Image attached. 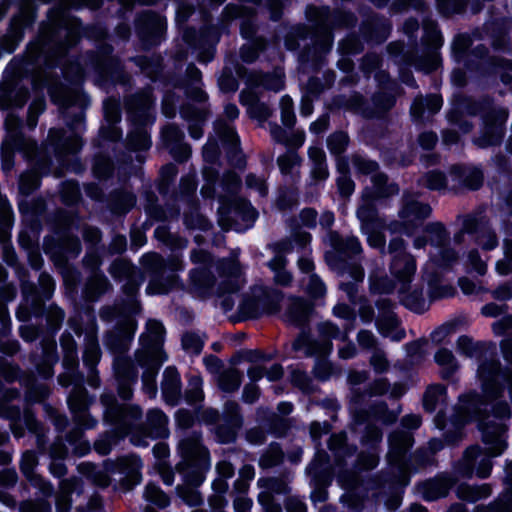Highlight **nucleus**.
<instances>
[{
  "instance_id": "bf43d9fd",
  "label": "nucleus",
  "mask_w": 512,
  "mask_h": 512,
  "mask_svg": "<svg viewBox=\"0 0 512 512\" xmlns=\"http://www.w3.org/2000/svg\"><path fill=\"white\" fill-rule=\"evenodd\" d=\"M99 358V348L96 343L92 342L89 344L87 349L85 350L83 359L84 362L89 365L90 367H93Z\"/></svg>"
},
{
  "instance_id": "c03bdc74",
  "label": "nucleus",
  "mask_w": 512,
  "mask_h": 512,
  "mask_svg": "<svg viewBox=\"0 0 512 512\" xmlns=\"http://www.w3.org/2000/svg\"><path fill=\"white\" fill-rule=\"evenodd\" d=\"M263 85L273 91H279L284 87L283 73L280 70L275 71L271 76H266Z\"/></svg>"
},
{
  "instance_id": "aec40b11",
  "label": "nucleus",
  "mask_w": 512,
  "mask_h": 512,
  "mask_svg": "<svg viewBox=\"0 0 512 512\" xmlns=\"http://www.w3.org/2000/svg\"><path fill=\"white\" fill-rule=\"evenodd\" d=\"M371 181L374 186V192L373 195H368L366 192L364 194L365 197H371V198H380V197H386L392 194H395L398 192V187L391 183L384 187V184L386 183V178L383 174H375L372 176Z\"/></svg>"
},
{
  "instance_id": "7c9ffc66",
  "label": "nucleus",
  "mask_w": 512,
  "mask_h": 512,
  "mask_svg": "<svg viewBox=\"0 0 512 512\" xmlns=\"http://www.w3.org/2000/svg\"><path fill=\"white\" fill-rule=\"evenodd\" d=\"M202 379L199 376H192L189 380V387L186 392L187 401L190 403H196L204 398L202 391Z\"/></svg>"
},
{
  "instance_id": "13d9d810",
  "label": "nucleus",
  "mask_w": 512,
  "mask_h": 512,
  "mask_svg": "<svg viewBox=\"0 0 512 512\" xmlns=\"http://www.w3.org/2000/svg\"><path fill=\"white\" fill-rule=\"evenodd\" d=\"M180 497L190 506L198 505L201 502V496L198 491L193 489H178Z\"/></svg>"
},
{
  "instance_id": "6e6552de",
  "label": "nucleus",
  "mask_w": 512,
  "mask_h": 512,
  "mask_svg": "<svg viewBox=\"0 0 512 512\" xmlns=\"http://www.w3.org/2000/svg\"><path fill=\"white\" fill-rule=\"evenodd\" d=\"M352 326L345 327V331L341 332L335 325L330 322H324L319 325V332L323 337L324 343L315 349L313 352L317 353L321 356L328 354L332 349V344L330 343V339H340L345 341L347 339L348 333L352 330Z\"/></svg>"
},
{
  "instance_id": "f257e3e1",
  "label": "nucleus",
  "mask_w": 512,
  "mask_h": 512,
  "mask_svg": "<svg viewBox=\"0 0 512 512\" xmlns=\"http://www.w3.org/2000/svg\"><path fill=\"white\" fill-rule=\"evenodd\" d=\"M477 375L483 397L476 395L462 397L456 422L462 424L477 420L488 455L498 456L506 448L504 420L510 417V411L506 404L494 403V401L501 391L500 380L506 382L512 399V375L499 373L498 363L493 360L483 362L478 368Z\"/></svg>"
},
{
  "instance_id": "9b49d317",
  "label": "nucleus",
  "mask_w": 512,
  "mask_h": 512,
  "mask_svg": "<svg viewBox=\"0 0 512 512\" xmlns=\"http://www.w3.org/2000/svg\"><path fill=\"white\" fill-rule=\"evenodd\" d=\"M164 327L156 320H149L146 324V331L141 336V341L147 353L158 352L163 339Z\"/></svg>"
},
{
  "instance_id": "49530a36",
  "label": "nucleus",
  "mask_w": 512,
  "mask_h": 512,
  "mask_svg": "<svg viewBox=\"0 0 512 512\" xmlns=\"http://www.w3.org/2000/svg\"><path fill=\"white\" fill-rule=\"evenodd\" d=\"M164 141L168 146L172 143H177L183 138V133L173 125L165 127L162 131Z\"/></svg>"
},
{
  "instance_id": "a18cd8bd",
  "label": "nucleus",
  "mask_w": 512,
  "mask_h": 512,
  "mask_svg": "<svg viewBox=\"0 0 512 512\" xmlns=\"http://www.w3.org/2000/svg\"><path fill=\"white\" fill-rule=\"evenodd\" d=\"M246 185L250 189H254L258 192L259 196L264 197L267 194V187L265 184V181L260 178L256 177L255 175H248L246 177Z\"/></svg>"
},
{
  "instance_id": "a19ab883",
  "label": "nucleus",
  "mask_w": 512,
  "mask_h": 512,
  "mask_svg": "<svg viewBox=\"0 0 512 512\" xmlns=\"http://www.w3.org/2000/svg\"><path fill=\"white\" fill-rule=\"evenodd\" d=\"M353 165L355 169L362 174H371L377 170V163L367 160L360 156L353 158Z\"/></svg>"
},
{
  "instance_id": "774afa93",
  "label": "nucleus",
  "mask_w": 512,
  "mask_h": 512,
  "mask_svg": "<svg viewBox=\"0 0 512 512\" xmlns=\"http://www.w3.org/2000/svg\"><path fill=\"white\" fill-rule=\"evenodd\" d=\"M317 213L313 209H304L301 212L300 219L302 225L306 227H312L316 224Z\"/></svg>"
},
{
  "instance_id": "ddd939ff",
  "label": "nucleus",
  "mask_w": 512,
  "mask_h": 512,
  "mask_svg": "<svg viewBox=\"0 0 512 512\" xmlns=\"http://www.w3.org/2000/svg\"><path fill=\"white\" fill-rule=\"evenodd\" d=\"M191 281L199 296L204 297L214 292L213 287L215 279L210 272L204 268L195 269L191 273Z\"/></svg>"
},
{
  "instance_id": "338daca9",
  "label": "nucleus",
  "mask_w": 512,
  "mask_h": 512,
  "mask_svg": "<svg viewBox=\"0 0 512 512\" xmlns=\"http://www.w3.org/2000/svg\"><path fill=\"white\" fill-rule=\"evenodd\" d=\"M337 249L358 254L361 252V245L357 238L351 237L348 238L344 244L338 246Z\"/></svg>"
},
{
  "instance_id": "052dcab7",
  "label": "nucleus",
  "mask_w": 512,
  "mask_h": 512,
  "mask_svg": "<svg viewBox=\"0 0 512 512\" xmlns=\"http://www.w3.org/2000/svg\"><path fill=\"white\" fill-rule=\"evenodd\" d=\"M156 375V372L155 371H147L144 375H143V385H144V389L145 391L148 393V395L150 397H155L156 393H157V388H156V385L154 383V377Z\"/></svg>"
},
{
  "instance_id": "ea45409f",
  "label": "nucleus",
  "mask_w": 512,
  "mask_h": 512,
  "mask_svg": "<svg viewBox=\"0 0 512 512\" xmlns=\"http://www.w3.org/2000/svg\"><path fill=\"white\" fill-rule=\"evenodd\" d=\"M129 142L131 147L136 150H144L149 148L151 145L150 137L143 130L131 134L129 137Z\"/></svg>"
},
{
  "instance_id": "4c0bfd02",
  "label": "nucleus",
  "mask_w": 512,
  "mask_h": 512,
  "mask_svg": "<svg viewBox=\"0 0 512 512\" xmlns=\"http://www.w3.org/2000/svg\"><path fill=\"white\" fill-rule=\"evenodd\" d=\"M467 265L471 270L475 271L479 275H484L487 271L486 261H483L476 250H471L466 259Z\"/></svg>"
},
{
  "instance_id": "c85d7f7f",
  "label": "nucleus",
  "mask_w": 512,
  "mask_h": 512,
  "mask_svg": "<svg viewBox=\"0 0 512 512\" xmlns=\"http://www.w3.org/2000/svg\"><path fill=\"white\" fill-rule=\"evenodd\" d=\"M144 496L147 501L161 508L166 507L169 504L168 497L153 484H148L146 486Z\"/></svg>"
},
{
  "instance_id": "bb28decb",
  "label": "nucleus",
  "mask_w": 512,
  "mask_h": 512,
  "mask_svg": "<svg viewBox=\"0 0 512 512\" xmlns=\"http://www.w3.org/2000/svg\"><path fill=\"white\" fill-rule=\"evenodd\" d=\"M457 493L460 498L473 502L488 496L490 494V488L487 485L480 487L460 486Z\"/></svg>"
},
{
  "instance_id": "f704fd0d",
  "label": "nucleus",
  "mask_w": 512,
  "mask_h": 512,
  "mask_svg": "<svg viewBox=\"0 0 512 512\" xmlns=\"http://www.w3.org/2000/svg\"><path fill=\"white\" fill-rule=\"evenodd\" d=\"M347 143H348V137L343 132H338V133L331 135L328 138V142H327L328 148L334 154L342 153L345 150Z\"/></svg>"
},
{
  "instance_id": "f8f14e48",
  "label": "nucleus",
  "mask_w": 512,
  "mask_h": 512,
  "mask_svg": "<svg viewBox=\"0 0 512 512\" xmlns=\"http://www.w3.org/2000/svg\"><path fill=\"white\" fill-rule=\"evenodd\" d=\"M37 464V458L35 453L27 451L22 455L21 459V470L23 474L31 481L33 485L38 487L44 494L51 492L50 486L35 473L34 469Z\"/></svg>"
},
{
  "instance_id": "a878e982",
  "label": "nucleus",
  "mask_w": 512,
  "mask_h": 512,
  "mask_svg": "<svg viewBox=\"0 0 512 512\" xmlns=\"http://www.w3.org/2000/svg\"><path fill=\"white\" fill-rule=\"evenodd\" d=\"M357 216L362 223L361 227L363 233H368L369 226L374 225L377 221L374 207L367 200H365L364 203L359 207Z\"/></svg>"
},
{
  "instance_id": "5fc2aeb1",
  "label": "nucleus",
  "mask_w": 512,
  "mask_h": 512,
  "mask_svg": "<svg viewBox=\"0 0 512 512\" xmlns=\"http://www.w3.org/2000/svg\"><path fill=\"white\" fill-rule=\"evenodd\" d=\"M459 286L462 290V292L466 295H478L483 292H486V290L483 287L476 286L471 280L467 278H461L459 280Z\"/></svg>"
},
{
  "instance_id": "6e6d98bb",
  "label": "nucleus",
  "mask_w": 512,
  "mask_h": 512,
  "mask_svg": "<svg viewBox=\"0 0 512 512\" xmlns=\"http://www.w3.org/2000/svg\"><path fill=\"white\" fill-rule=\"evenodd\" d=\"M370 362L374 370L378 373H382L388 368V361L381 351H375Z\"/></svg>"
},
{
  "instance_id": "cd10ccee",
  "label": "nucleus",
  "mask_w": 512,
  "mask_h": 512,
  "mask_svg": "<svg viewBox=\"0 0 512 512\" xmlns=\"http://www.w3.org/2000/svg\"><path fill=\"white\" fill-rule=\"evenodd\" d=\"M73 490V483L69 480H64L60 484V492L57 497L56 506L58 512H68L70 508L69 495Z\"/></svg>"
},
{
  "instance_id": "58836bf2",
  "label": "nucleus",
  "mask_w": 512,
  "mask_h": 512,
  "mask_svg": "<svg viewBox=\"0 0 512 512\" xmlns=\"http://www.w3.org/2000/svg\"><path fill=\"white\" fill-rule=\"evenodd\" d=\"M49 138L53 143L61 145L64 149L74 152L80 146V139L78 136H75L71 139V144L67 142V140L62 141V137L60 136L59 130H51L49 132Z\"/></svg>"
},
{
  "instance_id": "412c9836",
  "label": "nucleus",
  "mask_w": 512,
  "mask_h": 512,
  "mask_svg": "<svg viewBox=\"0 0 512 512\" xmlns=\"http://www.w3.org/2000/svg\"><path fill=\"white\" fill-rule=\"evenodd\" d=\"M231 213L233 218L243 219L245 221V229L251 227L257 218L256 210L246 201L235 204Z\"/></svg>"
},
{
  "instance_id": "37998d69",
  "label": "nucleus",
  "mask_w": 512,
  "mask_h": 512,
  "mask_svg": "<svg viewBox=\"0 0 512 512\" xmlns=\"http://www.w3.org/2000/svg\"><path fill=\"white\" fill-rule=\"evenodd\" d=\"M455 332V324L448 323L444 324L438 329H436L431 337L433 342L440 344L443 343L450 335H452Z\"/></svg>"
},
{
  "instance_id": "c756f323",
  "label": "nucleus",
  "mask_w": 512,
  "mask_h": 512,
  "mask_svg": "<svg viewBox=\"0 0 512 512\" xmlns=\"http://www.w3.org/2000/svg\"><path fill=\"white\" fill-rule=\"evenodd\" d=\"M425 238H429L431 244L441 246L447 239L443 226L439 223L428 225L424 230Z\"/></svg>"
},
{
  "instance_id": "de8ad7c7",
  "label": "nucleus",
  "mask_w": 512,
  "mask_h": 512,
  "mask_svg": "<svg viewBox=\"0 0 512 512\" xmlns=\"http://www.w3.org/2000/svg\"><path fill=\"white\" fill-rule=\"evenodd\" d=\"M298 164V156L295 153H287L278 158V165L282 173L291 172L292 168Z\"/></svg>"
},
{
  "instance_id": "603ef678",
  "label": "nucleus",
  "mask_w": 512,
  "mask_h": 512,
  "mask_svg": "<svg viewBox=\"0 0 512 512\" xmlns=\"http://www.w3.org/2000/svg\"><path fill=\"white\" fill-rule=\"evenodd\" d=\"M241 100L244 105L248 106L249 112L254 117L267 118L270 115L269 110L266 107H261V111L259 113H256L255 109L258 108L259 105L257 103H254V101L252 99H249L248 96L244 93H242L241 95Z\"/></svg>"
},
{
  "instance_id": "393cba45",
  "label": "nucleus",
  "mask_w": 512,
  "mask_h": 512,
  "mask_svg": "<svg viewBox=\"0 0 512 512\" xmlns=\"http://www.w3.org/2000/svg\"><path fill=\"white\" fill-rule=\"evenodd\" d=\"M285 260L281 255H277L269 262V267L275 272V281L280 285H288L291 282V275L284 269Z\"/></svg>"
},
{
  "instance_id": "864d4df0",
  "label": "nucleus",
  "mask_w": 512,
  "mask_h": 512,
  "mask_svg": "<svg viewBox=\"0 0 512 512\" xmlns=\"http://www.w3.org/2000/svg\"><path fill=\"white\" fill-rule=\"evenodd\" d=\"M493 331L497 335L512 334V316H507L493 323Z\"/></svg>"
},
{
  "instance_id": "39448f33",
  "label": "nucleus",
  "mask_w": 512,
  "mask_h": 512,
  "mask_svg": "<svg viewBox=\"0 0 512 512\" xmlns=\"http://www.w3.org/2000/svg\"><path fill=\"white\" fill-rule=\"evenodd\" d=\"M507 116L506 110L500 109L495 115L487 117L482 135L475 140L476 144L480 147L498 144L503 137V125Z\"/></svg>"
},
{
  "instance_id": "e2e57ef3",
  "label": "nucleus",
  "mask_w": 512,
  "mask_h": 512,
  "mask_svg": "<svg viewBox=\"0 0 512 512\" xmlns=\"http://www.w3.org/2000/svg\"><path fill=\"white\" fill-rule=\"evenodd\" d=\"M457 347L460 353L466 356H472L474 351V346L472 340L467 336L459 337L457 341Z\"/></svg>"
},
{
  "instance_id": "680f3d73",
  "label": "nucleus",
  "mask_w": 512,
  "mask_h": 512,
  "mask_svg": "<svg viewBox=\"0 0 512 512\" xmlns=\"http://www.w3.org/2000/svg\"><path fill=\"white\" fill-rule=\"evenodd\" d=\"M483 181V175L479 169L473 168L465 178V183L470 189H477Z\"/></svg>"
},
{
  "instance_id": "2eb2a0df",
  "label": "nucleus",
  "mask_w": 512,
  "mask_h": 512,
  "mask_svg": "<svg viewBox=\"0 0 512 512\" xmlns=\"http://www.w3.org/2000/svg\"><path fill=\"white\" fill-rule=\"evenodd\" d=\"M390 456L398 460L412 446V437L407 432L394 433L390 436Z\"/></svg>"
},
{
  "instance_id": "0e129e2a",
  "label": "nucleus",
  "mask_w": 512,
  "mask_h": 512,
  "mask_svg": "<svg viewBox=\"0 0 512 512\" xmlns=\"http://www.w3.org/2000/svg\"><path fill=\"white\" fill-rule=\"evenodd\" d=\"M333 313L338 318L354 321L355 316L352 309L346 304H338L334 307Z\"/></svg>"
},
{
  "instance_id": "6ab92c4d",
  "label": "nucleus",
  "mask_w": 512,
  "mask_h": 512,
  "mask_svg": "<svg viewBox=\"0 0 512 512\" xmlns=\"http://www.w3.org/2000/svg\"><path fill=\"white\" fill-rule=\"evenodd\" d=\"M150 434L152 437H165L167 435V417L160 410H151L147 415Z\"/></svg>"
},
{
  "instance_id": "4468645a",
  "label": "nucleus",
  "mask_w": 512,
  "mask_h": 512,
  "mask_svg": "<svg viewBox=\"0 0 512 512\" xmlns=\"http://www.w3.org/2000/svg\"><path fill=\"white\" fill-rule=\"evenodd\" d=\"M442 106V98L438 95L429 96L424 103L422 98H416L411 106V114L413 118L419 119L422 117L425 108L430 113H436Z\"/></svg>"
},
{
  "instance_id": "8fccbe9b",
  "label": "nucleus",
  "mask_w": 512,
  "mask_h": 512,
  "mask_svg": "<svg viewBox=\"0 0 512 512\" xmlns=\"http://www.w3.org/2000/svg\"><path fill=\"white\" fill-rule=\"evenodd\" d=\"M426 184L430 189L440 190L445 187V178L440 172H430L426 175Z\"/></svg>"
},
{
  "instance_id": "f3484780",
  "label": "nucleus",
  "mask_w": 512,
  "mask_h": 512,
  "mask_svg": "<svg viewBox=\"0 0 512 512\" xmlns=\"http://www.w3.org/2000/svg\"><path fill=\"white\" fill-rule=\"evenodd\" d=\"M309 157L313 162L312 176L317 180H324L328 176L325 164V153L319 147H311L309 149Z\"/></svg>"
},
{
  "instance_id": "1a4fd4ad",
  "label": "nucleus",
  "mask_w": 512,
  "mask_h": 512,
  "mask_svg": "<svg viewBox=\"0 0 512 512\" xmlns=\"http://www.w3.org/2000/svg\"><path fill=\"white\" fill-rule=\"evenodd\" d=\"M282 295L276 290H263L261 295H256L254 317L262 314H272L279 310Z\"/></svg>"
},
{
  "instance_id": "2f4dec72",
  "label": "nucleus",
  "mask_w": 512,
  "mask_h": 512,
  "mask_svg": "<svg viewBox=\"0 0 512 512\" xmlns=\"http://www.w3.org/2000/svg\"><path fill=\"white\" fill-rule=\"evenodd\" d=\"M435 361L437 362L438 365H440L444 369H446L448 374H451L457 368L455 358H454L452 352L445 348L440 349L435 354Z\"/></svg>"
},
{
  "instance_id": "79ce46f5",
  "label": "nucleus",
  "mask_w": 512,
  "mask_h": 512,
  "mask_svg": "<svg viewBox=\"0 0 512 512\" xmlns=\"http://www.w3.org/2000/svg\"><path fill=\"white\" fill-rule=\"evenodd\" d=\"M39 185V178L35 172L23 174L20 178V189L23 193H29Z\"/></svg>"
},
{
  "instance_id": "a211bd4d",
  "label": "nucleus",
  "mask_w": 512,
  "mask_h": 512,
  "mask_svg": "<svg viewBox=\"0 0 512 512\" xmlns=\"http://www.w3.org/2000/svg\"><path fill=\"white\" fill-rule=\"evenodd\" d=\"M378 329L381 334L394 341H400L405 337V331L399 327L397 319L392 315L379 321Z\"/></svg>"
},
{
  "instance_id": "3c124183",
  "label": "nucleus",
  "mask_w": 512,
  "mask_h": 512,
  "mask_svg": "<svg viewBox=\"0 0 512 512\" xmlns=\"http://www.w3.org/2000/svg\"><path fill=\"white\" fill-rule=\"evenodd\" d=\"M341 173V176H339L337 180L339 191L343 196H350L354 191V183L346 175V171H342Z\"/></svg>"
},
{
  "instance_id": "9d476101",
  "label": "nucleus",
  "mask_w": 512,
  "mask_h": 512,
  "mask_svg": "<svg viewBox=\"0 0 512 512\" xmlns=\"http://www.w3.org/2000/svg\"><path fill=\"white\" fill-rule=\"evenodd\" d=\"M464 460L468 472H472V470L478 464L476 474L481 478H486L489 476L492 468L491 461L489 458H486L482 455V452L478 447H471L467 449L465 452Z\"/></svg>"
},
{
  "instance_id": "f03ea898",
  "label": "nucleus",
  "mask_w": 512,
  "mask_h": 512,
  "mask_svg": "<svg viewBox=\"0 0 512 512\" xmlns=\"http://www.w3.org/2000/svg\"><path fill=\"white\" fill-rule=\"evenodd\" d=\"M417 270L416 260L409 253L394 255L390 263L392 283L387 278L371 281V289L377 293L397 292L400 301L410 310L421 313L426 310L422 290L412 282Z\"/></svg>"
},
{
  "instance_id": "4d7b16f0",
  "label": "nucleus",
  "mask_w": 512,
  "mask_h": 512,
  "mask_svg": "<svg viewBox=\"0 0 512 512\" xmlns=\"http://www.w3.org/2000/svg\"><path fill=\"white\" fill-rule=\"evenodd\" d=\"M374 227L375 224L369 226L368 233H365L367 235L368 243L371 247L383 248L385 244V238L381 233L374 231Z\"/></svg>"
},
{
  "instance_id": "4be33fe9",
  "label": "nucleus",
  "mask_w": 512,
  "mask_h": 512,
  "mask_svg": "<svg viewBox=\"0 0 512 512\" xmlns=\"http://www.w3.org/2000/svg\"><path fill=\"white\" fill-rule=\"evenodd\" d=\"M446 389L441 385H434L427 389L424 396V407L428 411H433L439 403L445 401Z\"/></svg>"
},
{
  "instance_id": "72a5a7b5",
  "label": "nucleus",
  "mask_w": 512,
  "mask_h": 512,
  "mask_svg": "<svg viewBox=\"0 0 512 512\" xmlns=\"http://www.w3.org/2000/svg\"><path fill=\"white\" fill-rule=\"evenodd\" d=\"M182 346L186 351L198 354L202 350L203 340L195 333H185L182 337Z\"/></svg>"
},
{
  "instance_id": "69168bd1",
  "label": "nucleus",
  "mask_w": 512,
  "mask_h": 512,
  "mask_svg": "<svg viewBox=\"0 0 512 512\" xmlns=\"http://www.w3.org/2000/svg\"><path fill=\"white\" fill-rule=\"evenodd\" d=\"M177 424L182 428H188L193 424L194 418L187 410H179L176 413Z\"/></svg>"
},
{
  "instance_id": "09e8293b",
  "label": "nucleus",
  "mask_w": 512,
  "mask_h": 512,
  "mask_svg": "<svg viewBox=\"0 0 512 512\" xmlns=\"http://www.w3.org/2000/svg\"><path fill=\"white\" fill-rule=\"evenodd\" d=\"M68 404L71 410L75 412H80L86 407V399L84 392L82 390L75 392L73 395H70L68 398Z\"/></svg>"
},
{
  "instance_id": "423d86ee",
  "label": "nucleus",
  "mask_w": 512,
  "mask_h": 512,
  "mask_svg": "<svg viewBox=\"0 0 512 512\" xmlns=\"http://www.w3.org/2000/svg\"><path fill=\"white\" fill-rule=\"evenodd\" d=\"M464 233L471 235L483 250H492L498 245L495 233L483 223H477L473 218L465 221L461 234L456 237L457 242L461 241L460 236Z\"/></svg>"
},
{
  "instance_id": "c9c22d12",
  "label": "nucleus",
  "mask_w": 512,
  "mask_h": 512,
  "mask_svg": "<svg viewBox=\"0 0 512 512\" xmlns=\"http://www.w3.org/2000/svg\"><path fill=\"white\" fill-rule=\"evenodd\" d=\"M303 281H307V291L313 297H321L326 292V287L321 279L315 274L308 275L307 279Z\"/></svg>"
},
{
  "instance_id": "b1692460",
  "label": "nucleus",
  "mask_w": 512,
  "mask_h": 512,
  "mask_svg": "<svg viewBox=\"0 0 512 512\" xmlns=\"http://www.w3.org/2000/svg\"><path fill=\"white\" fill-rule=\"evenodd\" d=\"M219 386L223 391L231 392L238 389L241 383V374L236 369L224 371L219 377Z\"/></svg>"
},
{
  "instance_id": "7ed1b4c3",
  "label": "nucleus",
  "mask_w": 512,
  "mask_h": 512,
  "mask_svg": "<svg viewBox=\"0 0 512 512\" xmlns=\"http://www.w3.org/2000/svg\"><path fill=\"white\" fill-rule=\"evenodd\" d=\"M431 209L428 205L421 204L413 198L406 197L400 210V225L392 227L395 232H403L412 235L413 231L423 219L429 216Z\"/></svg>"
},
{
  "instance_id": "473e14b6",
  "label": "nucleus",
  "mask_w": 512,
  "mask_h": 512,
  "mask_svg": "<svg viewBox=\"0 0 512 512\" xmlns=\"http://www.w3.org/2000/svg\"><path fill=\"white\" fill-rule=\"evenodd\" d=\"M282 123L287 126H293L295 115L293 112V102L289 96H283L280 102Z\"/></svg>"
},
{
  "instance_id": "dca6fc26",
  "label": "nucleus",
  "mask_w": 512,
  "mask_h": 512,
  "mask_svg": "<svg viewBox=\"0 0 512 512\" xmlns=\"http://www.w3.org/2000/svg\"><path fill=\"white\" fill-rule=\"evenodd\" d=\"M309 310L310 307L304 300L293 298L290 300L286 314L287 321L295 324L302 323L307 318Z\"/></svg>"
},
{
  "instance_id": "20e7f679",
  "label": "nucleus",
  "mask_w": 512,
  "mask_h": 512,
  "mask_svg": "<svg viewBox=\"0 0 512 512\" xmlns=\"http://www.w3.org/2000/svg\"><path fill=\"white\" fill-rule=\"evenodd\" d=\"M179 450L183 458L178 465L179 470L193 468L199 472L208 466V453L201 446L198 436L194 435L183 439L179 444Z\"/></svg>"
},
{
  "instance_id": "0eeeda50",
  "label": "nucleus",
  "mask_w": 512,
  "mask_h": 512,
  "mask_svg": "<svg viewBox=\"0 0 512 512\" xmlns=\"http://www.w3.org/2000/svg\"><path fill=\"white\" fill-rule=\"evenodd\" d=\"M243 284L244 279L239 263L232 260L223 264L217 293L225 294L235 292L239 290Z\"/></svg>"
},
{
  "instance_id": "5701e85b",
  "label": "nucleus",
  "mask_w": 512,
  "mask_h": 512,
  "mask_svg": "<svg viewBox=\"0 0 512 512\" xmlns=\"http://www.w3.org/2000/svg\"><path fill=\"white\" fill-rule=\"evenodd\" d=\"M162 389L165 397H167L168 394L177 395L179 393L180 378L177 371L174 368L168 367L165 370Z\"/></svg>"
},
{
  "instance_id": "e433bc0d",
  "label": "nucleus",
  "mask_w": 512,
  "mask_h": 512,
  "mask_svg": "<svg viewBox=\"0 0 512 512\" xmlns=\"http://www.w3.org/2000/svg\"><path fill=\"white\" fill-rule=\"evenodd\" d=\"M424 496L428 500H433L447 494V485L438 482H427L425 485Z\"/></svg>"
}]
</instances>
